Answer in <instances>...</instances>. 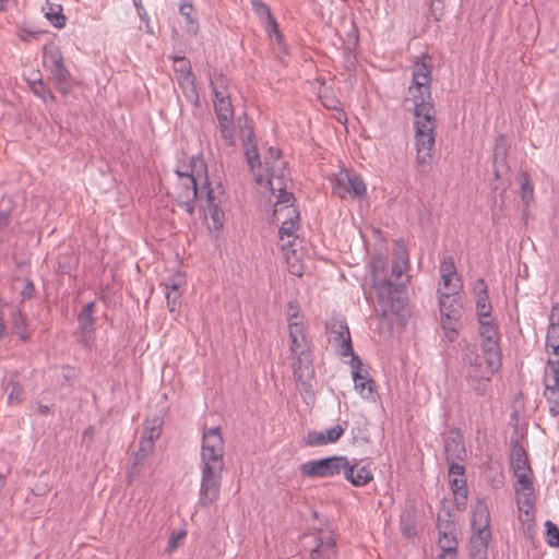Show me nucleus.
<instances>
[{"mask_svg":"<svg viewBox=\"0 0 559 559\" xmlns=\"http://www.w3.org/2000/svg\"><path fill=\"white\" fill-rule=\"evenodd\" d=\"M169 195L189 215L194 213L198 205L204 212L205 219L211 218V229L219 230L223 227L225 213L221 207V198L210 188L201 159L192 158L189 165H182L176 170V182Z\"/></svg>","mask_w":559,"mask_h":559,"instance_id":"1","label":"nucleus"},{"mask_svg":"<svg viewBox=\"0 0 559 559\" xmlns=\"http://www.w3.org/2000/svg\"><path fill=\"white\" fill-rule=\"evenodd\" d=\"M412 85L408 87V99L415 110V146L418 165L429 166L436 142V109L431 102V64L425 60L416 61L412 72Z\"/></svg>","mask_w":559,"mask_h":559,"instance_id":"2","label":"nucleus"},{"mask_svg":"<svg viewBox=\"0 0 559 559\" xmlns=\"http://www.w3.org/2000/svg\"><path fill=\"white\" fill-rule=\"evenodd\" d=\"M372 287L377 293V300L382 316H403L407 300L402 288L405 287L409 270V254L402 241H395L393 248L392 276L396 283L393 284L385 277L383 261L378 258L371 262Z\"/></svg>","mask_w":559,"mask_h":559,"instance_id":"3","label":"nucleus"},{"mask_svg":"<svg viewBox=\"0 0 559 559\" xmlns=\"http://www.w3.org/2000/svg\"><path fill=\"white\" fill-rule=\"evenodd\" d=\"M225 444L219 428L205 429L202 435L200 452L201 483L199 503L203 507L213 504L219 497Z\"/></svg>","mask_w":559,"mask_h":559,"instance_id":"4","label":"nucleus"},{"mask_svg":"<svg viewBox=\"0 0 559 559\" xmlns=\"http://www.w3.org/2000/svg\"><path fill=\"white\" fill-rule=\"evenodd\" d=\"M245 154L251 171L255 176V181L260 186L267 187L273 194L287 191L289 183V174L286 169V163L281 157V152L275 147H270L264 156L265 174L260 173L262 167L260 155L255 145L251 144V135L243 139Z\"/></svg>","mask_w":559,"mask_h":559,"instance_id":"5","label":"nucleus"},{"mask_svg":"<svg viewBox=\"0 0 559 559\" xmlns=\"http://www.w3.org/2000/svg\"><path fill=\"white\" fill-rule=\"evenodd\" d=\"M276 202L274 205V217L277 222H281L278 230L280 246L286 255L287 263L290 264L289 272L294 275L301 276V265L290 261L289 252L293 253V258L297 261V252L293 249L295 241L297 240L296 231L299 228V211L294 205V194L289 191L276 192Z\"/></svg>","mask_w":559,"mask_h":559,"instance_id":"6","label":"nucleus"},{"mask_svg":"<svg viewBox=\"0 0 559 559\" xmlns=\"http://www.w3.org/2000/svg\"><path fill=\"white\" fill-rule=\"evenodd\" d=\"M293 373L296 385L305 391L310 388L309 379L313 374L310 346L306 337L304 322H294L288 326Z\"/></svg>","mask_w":559,"mask_h":559,"instance_id":"7","label":"nucleus"},{"mask_svg":"<svg viewBox=\"0 0 559 559\" xmlns=\"http://www.w3.org/2000/svg\"><path fill=\"white\" fill-rule=\"evenodd\" d=\"M500 359L501 355H496V359L490 354L480 357L474 346L465 345L463 360L467 365V380L477 394L487 393L490 377L499 369Z\"/></svg>","mask_w":559,"mask_h":559,"instance_id":"8","label":"nucleus"},{"mask_svg":"<svg viewBox=\"0 0 559 559\" xmlns=\"http://www.w3.org/2000/svg\"><path fill=\"white\" fill-rule=\"evenodd\" d=\"M491 538L490 513L485 500L478 499L473 509L471 558L487 559L488 543Z\"/></svg>","mask_w":559,"mask_h":559,"instance_id":"9","label":"nucleus"},{"mask_svg":"<svg viewBox=\"0 0 559 559\" xmlns=\"http://www.w3.org/2000/svg\"><path fill=\"white\" fill-rule=\"evenodd\" d=\"M440 321L444 331V335L449 342L456 341L459 336V325L462 318V302L460 295H441L438 296Z\"/></svg>","mask_w":559,"mask_h":559,"instance_id":"10","label":"nucleus"},{"mask_svg":"<svg viewBox=\"0 0 559 559\" xmlns=\"http://www.w3.org/2000/svg\"><path fill=\"white\" fill-rule=\"evenodd\" d=\"M544 392L548 412L559 416V358L547 360L543 376Z\"/></svg>","mask_w":559,"mask_h":559,"instance_id":"11","label":"nucleus"},{"mask_svg":"<svg viewBox=\"0 0 559 559\" xmlns=\"http://www.w3.org/2000/svg\"><path fill=\"white\" fill-rule=\"evenodd\" d=\"M346 465L347 457L331 456L306 462L301 464L300 472L305 477L324 478L341 474Z\"/></svg>","mask_w":559,"mask_h":559,"instance_id":"12","label":"nucleus"},{"mask_svg":"<svg viewBox=\"0 0 559 559\" xmlns=\"http://www.w3.org/2000/svg\"><path fill=\"white\" fill-rule=\"evenodd\" d=\"M332 192L343 200H354L365 195L366 185L359 176L341 169L332 181Z\"/></svg>","mask_w":559,"mask_h":559,"instance_id":"13","label":"nucleus"},{"mask_svg":"<svg viewBox=\"0 0 559 559\" xmlns=\"http://www.w3.org/2000/svg\"><path fill=\"white\" fill-rule=\"evenodd\" d=\"M214 109L218 120L221 135L226 144L231 146L236 142L234 127V108L230 97L214 98Z\"/></svg>","mask_w":559,"mask_h":559,"instance_id":"14","label":"nucleus"},{"mask_svg":"<svg viewBox=\"0 0 559 559\" xmlns=\"http://www.w3.org/2000/svg\"><path fill=\"white\" fill-rule=\"evenodd\" d=\"M439 271L441 274V284L438 288V296L460 295L462 289V280L457 274L456 266L452 257H444L440 262Z\"/></svg>","mask_w":559,"mask_h":559,"instance_id":"15","label":"nucleus"},{"mask_svg":"<svg viewBox=\"0 0 559 559\" xmlns=\"http://www.w3.org/2000/svg\"><path fill=\"white\" fill-rule=\"evenodd\" d=\"M518 485L515 487L516 500L519 509L524 511L525 514H530L534 507V486L532 481V469L521 471L514 473Z\"/></svg>","mask_w":559,"mask_h":559,"instance_id":"16","label":"nucleus"},{"mask_svg":"<svg viewBox=\"0 0 559 559\" xmlns=\"http://www.w3.org/2000/svg\"><path fill=\"white\" fill-rule=\"evenodd\" d=\"M329 341L335 344L338 355L347 357L355 355L352 346L350 333L345 321H333L328 325Z\"/></svg>","mask_w":559,"mask_h":559,"instance_id":"17","label":"nucleus"},{"mask_svg":"<svg viewBox=\"0 0 559 559\" xmlns=\"http://www.w3.org/2000/svg\"><path fill=\"white\" fill-rule=\"evenodd\" d=\"M479 321V335L481 337L483 354H490L496 359V355H501L499 346V332L497 325L489 318Z\"/></svg>","mask_w":559,"mask_h":559,"instance_id":"18","label":"nucleus"},{"mask_svg":"<svg viewBox=\"0 0 559 559\" xmlns=\"http://www.w3.org/2000/svg\"><path fill=\"white\" fill-rule=\"evenodd\" d=\"M160 423L159 419H155L150 423H146L144 426V430L139 443V451L135 454V464L142 463L145 457L153 451L154 442L160 436Z\"/></svg>","mask_w":559,"mask_h":559,"instance_id":"19","label":"nucleus"},{"mask_svg":"<svg viewBox=\"0 0 559 559\" xmlns=\"http://www.w3.org/2000/svg\"><path fill=\"white\" fill-rule=\"evenodd\" d=\"M361 366L362 362L360 358L356 355H353L350 359V367L353 369L352 373L355 389L362 399L371 400L373 399L374 382L368 377L367 372L365 374L361 372Z\"/></svg>","mask_w":559,"mask_h":559,"instance_id":"20","label":"nucleus"},{"mask_svg":"<svg viewBox=\"0 0 559 559\" xmlns=\"http://www.w3.org/2000/svg\"><path fill=\"white\" fill-rule=\"evenodd\" d=\"M465 467L459 463H450L449 465V478L450 486L455 499L462 500V503L465 504L467 499V487L466 479L464 478Z\"/></svg>","mask_w":559,"mask_h":559,"instance_id":"21","label":"nucleus"},{"mask_svg":"<svg viewBox=\"0 0 559 559\" xmlns=\"http://www.w3.org/2000/svg\"><path fill=\"white\" fill-rule=\"evenodd\" d=\"M178 61L181 62V66L176 71L180 73L179 84L185 90L186 98L194 106H199L200 98L194 85V76L191 73V67L185 61V59H178Z\"/></svg>","mask_w":559,"mask_h":559,"instance_id":"22","label":"nucleus"},{"mask_svg":"<svg viewBox=\"0 0 559 559\" xmlns=\"http://www.w3.org/2000/svg\"><path fill=\"white\" fill-rule=\"evenodd\" d=\"M250 2L254 14L260 19L261 23L265 26L269 36H276L277 39H281L278 26L271 13L270 7L263 0H251Z\"/></svg>","mask_w":559,"mask_h":559,"instance_id":"23","label":"nucleus"},{"mask_svg":"<svg viewBox=\"0 0 559 559\" xmlns=\"http://www.w3.org/2000/svg\"><path fill=\"white\" fill-rule=\"evenodd\" d=\"M546 349L548 359L559 358V311L557 308L552 310L550 323L546 336Z\"/></svg>","mask_w":559,"mask_h":559,"instance_id":"24","label":"nucleus"},{"mask_svg":"<svg viewBox=\"0 0 559 559\" xmlns=\"http://www.w3.org/2000/svg\"><path fill=\"white\" fill-rule=\"evenodd\" d=\"M344 427L335 425L324 431H309L307 435V443L312 447L326 445L334 443L344 435Z\"/></svg>","mask_w":559,"mask_h":559,"instance_id":"25","label":"nucleus"},{"mask_svg":"<svg viewBox=\"0 0 559 559\" xmlns=\"http://www.w3.org/2000/svg\"><path fill=\"white\" fill-rule=\"evenodd\" d=\"M343 473L345 478L356 487H362L373 478L369 468L358 464H350L348 461L346 467L343 468Z\"/></svg>","mask_w":559,"mask_h":559,"instance_id":"26","label":"nucleus"},{"mask_svg":"<svg viewBox=\"0 0 559 559\" xmlns=\"http://www.w3.org/2000/svg\"><path fill=\"white\" fill-rule=\"evenodd\" d=\"M95 307H96V302L91 301L84 306V308L81 310V312L78 316L79 328L81 330V333L86 337H91L93 330H94Z\"/></svg>","mask_w":559,"mask_h":559,"instance_id":"27","label":"nucleus"},{"mask_svg":"<svg viewBox=\"0 0 559 559\" xmlns=\"http://www.w3.org/2000/svg\"><path fill=\"white\" fill-rule=\"evenodd\" d=\"M335 554V539L331 534L318 538V544L311 550V559H331Z\"/></svg>","mask_w":559,"mask_h":559,"instance_id":"28","label":"nucleus"},{"mask_svg":"<svg viewBox=\"0 0 559 559\" xmlns=\"http://www.w3.org/2000/svg\"><path fill=\"white\" fill-rule=\"evenodd\" d=\"M400 527L405 537H413L417 534L416 510L413 506L406 507L402 511Z\"/></svg>","mask_w":559,"mask_h":559,"instance_id":"29","label":"nucleus"},{"mask_svg":"<svg viewBox=\"0 0 559 559\" xmlns=\"http://www.w3.org/2000/svg\"><path fill=\"white\" fill-rule=\"evenodd\" d=\"M46 19L57 28H62L66 25V16L62 14V7L46 2L43 7Z\"/></svg>","mask_w":559,"mask_h":559,"instance_id":"30","label":"nucleus"},{"mask_svg":"<svg viewBox=\"0 0 559 559\" xmlns=\"http://www.w3.org/2000/svg\"><path fill=\"white\" fill-rule=\"evenodd\" d=\"M484 477L488 484L495 488H499L503 484L502 467L498 462H489L485 466Z\"/></svg>","mask_w":559,"mask_h":559,"instance_id":"31","label":"nucleus"},{"mask_svg":"<svg viewBox=\"0 0 559 559\" xmlns=\"http://www.w3.org/2000/svg\"><path fill=\"white\" fill-rule=\"evenodd\" d=\"M53 80L56 81L57 88L63 93L68 94L71 88L70 73L67 68L63 66L50 70Z\"/></svg>","mask_w":559,"mask_h":559,"instance_id":"32","label":"nucleus"},{"mask_svg":"<svg viewBox=\"0 0 559 559\" xmlns=\"http://www.w3.org/2000/svg\"><path fill=\"white\" fill-rule=\"evenodd\" d=\"M210 85L214 95V98L230 97L227 86V79L222 74H211Z\"/></svg>","mask_w":559,"mask_h":559,"instance_id":"33","label":"nucleus"},{"mask_svg":"<svg viewBox=\"0 0 559 559\" xmlns=\"http://www.w3.org/2000/svg\"><path fill=\"white\" fill-rule=\"evenodd\" d=\"M438 547L440 549V554L457 555V538L455 535H439L438 538Z\"/></svg>","mask_w":559,"mask_h":559,"instance_id":"34","label":"nucleus"},{"mask_svg":"<svg viewBox=\"0 0 559 559\" xmlns=\"http://www.w3.org/2000/svg\"><path fill=\"white\" fill-rule=\"evenodd\" d=\"M63 57L57 48H46L44 51V66L50 71L63 66Z\"/></svg>","mask_w":559,"mask_h":559,"instance_id":"35","label":"nucleus"},{"mask_svg":"<svg viewBox=\"0 0 559 559\" xmlns=\"http://www.w3.org/2000/svg\"><path fill=\"white\" fill-rule=\"evenodd\" d=\"M511 464L514 473L531 468L527 463L526 454L522 448L513 449L511 454Z\"/></svg>","mask_w":559,"mask_h":559,"instance_id":"36","label":"nucleus"},{"mask_svg":"<svg viewBox=\"0 0 559 559\" xmlns=\"http://www.w3.org/2000/svg\"><path fill=\"white\" fill-rule=\"evenodd\" d=\"M438 532L439 535H455L456 534V527L454 520L452 519L451 514L449 512L442 514H439L438 516Z\"/></svg>","mask_w":559,"mask_h":559,"instance_id":"37","label":"nucleus"},{"mask_svg":"<svg viewBox=\"0 0 559 559\" xmlns=\"http://www.w3.org/2000/svg\"><path fill=\"white\" fill-rule=\"evenodd\" d=\"M186 284V274L180 270H176L173 274L164 280V285L167 289H183Z\"/></svg>","mask_w":559,"mask_h":559,"instance_id":"38","label":"nucleus"},{"mask_svg":"<svg viewBox=\"0 0 559 559\" xmlns=\"http://www.w3.org/2000/svg\"><path fill=\"white\" fill-rule=\"evenodd\" d=\"M476 311L478 320H487L490 318L491 305L488 294H483L476 297Z\"/></svg>","mask_w":559,"mask_h":559,"instance_id":"39","label":"nucleus"},{"mask_svg":"<svg viewBox=\"0 0 559 559\" xmlns=\"http://www.w3.org/2000/svg\"><path fill=\"white\" fill-rule=\"evenodd\" d=\"M12 324L14 332L23 340L27 341L29 335L26 331L25 318L21 311H14L12 313Z\"/></svg>","mask_w":559,"mask_h":559,"instance_id":"40","label":"nucleus"},{"mask_svg":"<svg viewBox=\"0 0 559 559\" xmlns=\"http://www.w3.org/2000/svg\"><path fill=\"white\" fill-rule=\"evenodd\" d=\"M5 391L8 393V400L11 404H20L23 401V389L22 386L15 382V381H9Z\"/></svg>","mask_w":559,"mask_h":559,"instance_id":"41","label":"nucleus"},{"mask_svg":"<svg viewBox=\"0 0 559 559\" xmlns=\"http://www.w3.org/2000/svg\"><path fill=\"white\" fill-rule=\"evenodd\" d=\"M31 87H32L33 93L36 96H38L39 98H41L43 100L47 102L48 99H50V100L55 99V96L50 92V90L45 87V85L41 81V78L34 79L31 82Z\"/></svg>","mask_w":559,"mask_h":559,"instance_id":"42","label":"nucleus"},{"mask_svg":"<svg viewBox=\"0 0 559 559\" xmlns=\"http://www.w3.org/2000/svg\"><path fill=\"white\" fill-rule=\"evenodd\" d=\"M546 542L551 547H559V528L551 521L545 522Z\"/></svg>","mask_w":559,"mask_h":559,"instance_id":"43","label":"nucleus"},{"mask_svg":"<svg viewBox=\"0 0 559 559\" xmlns=\"http://www.w3.org/2000/svg\"><path fill=\"white\" fill-rule=\"evenodd\" d=\"M186 535L187 532L185 530L173 532L169 536L165 551L167 554H173L179 546L182 545Z\"/></svg>","mask_w":559,"mask_h":559,"instance_id":"44","label":"nucleus"},{"mask_svg":"<svg viewBox=\"0 0 559 559\" xmlns=\"http://www.w3.org/2000/svg\"><path fill=\"white\" fill-rule=\"evenodd\" d=\"M182 289H168L166 293L167 306L170 312H174L180 305Z\"/></svg>","mask_w":559,"mask_h":559,"instance_id":"45","label":"nucleus"},{"mask_svg":"<svg viewBox=\"0 0 559 559\" xmlns=\"http://www.w3.org/2000/svg\"><path fill=\"white\" fill-rule=\"evenodd\" d=\"M533 192L534 188L527 177H523L521 182V197L522 200L528 204L530 201L533 199Z\"/></svg>","mask_w":559,"mask_h":559,"instance_id":"46","label":"nucleus"},{"mask_svg":"<svg viewBox=\"0 0 559 559\" xmlns=\"http://www.w3.org/2000/svg\"><path fill=\"white\" fill-rule=\"evenodd\" d=\"M287 317H288V325L294 322H302L301 317L299 316V308L297 304L290 301L287 305Z\"/></svg>","mask_w":559,"mask_h":559,"instance_id":"47","label":"nucleus"},{"mask_svg":"<svg viewBox=\"0 0 559 559\" xmlns=\"http://www.w3.org/2000/svg\"><path fill=\"white\" fill-rule=\"evenodd\" d=\"M452 448H453V451L455 452V456L457 459H462V455L465 454V449H464L462 442L453 440L451 443L448 442L445 444V452L448 454V456H447L448 461L450 460V451Z\"/></svg>","mask_w":559,"mask_h":559,"instance_id":"48","label":"nucleus"},{"mask_svg":"<svg viewBox=\"0 0 559 559\" xmlns=\"http://www.w3.org/2000/svg\"><path fill=\"white\" fill-rule=\"evenodd\" d=\"M22 283H23V289L21 290L22 299L32 298L34 290H35L33 283L28 280H23Z\"/></svg>","mask_w":559,"mask_h":559,"instance_id":"49","label":"nucleus"},{"mask_svg":"<svg viewBox=\"0 0 559 559\" xmlns=\"http://www.w3.org/2000/svg\"><path fill=\"white\" fill-rule=\"evenodd\" d=\"M474 292H475L476 297L481 296L483 294H488L487 285L483 278L477 280L475 287H474Z\"/></svg>","mask_w":559,"mask_h":559,"instance_id":"50","label":"nucleus"},{"mask_svg":"<svg viewBox=\"0 0 559 559\" xmlns=\"http://www.w3.org/2000/svg\"><path fill=\"white\" fill-rule=\"evenodd\" d=\"M180 13L187 17L188 21L191 20V14H192V11H193V7L191 4H182L180 5Z\"/></svg>","mask_w":559,"mask_h":559,"instance_id":"51","label":"nucleus"},{"mask_svg":"<svg viewBox=\"0 0 559 559\" xmlns=\"http://www.w3.org/2000/svg\"><path fill=\"white\" fill-rule=\"evenodd\" d=\"M10 222V213L9 212H0V229L7 227Z\"/></svg>","mask_w":559,"mask_h":559,"instance_id":"52","label":"nucleus"},{"mask_svg":"<svg viewBox=\"0 0 559 559\" xmlns=\"http://www.w3.org/2000/svg\"><path fill=\"white\" fill-rule=\"evenodd\" d=\"M322 104L326 107V108H330V109H336L337 108V105H338V102L334 98H328L325 100H322Z\"/></svg>","mask_w":559,"mask_h":559,"instance_id":"53","label":"nucleus"},{"mask_svg":"<svg viewBox=\"0 0 559 559\" xmlns=\"http://www.w3.org/2000/svg\"><path fill=\"white\" fill-rule=\"evenodd\" d=\"M38 412L41 415H47L50 412V407L47 406V405H39L38 406Z\"/></svg>","mask_w":559,"mask_h":559,"instance_id":"54","label":"nucleus"},{"mask_svg":"<svg viewBox=\"0 0 559 559\" xmlns=\"http://www.w3.org/2000/svg\"><path fill=\"white\" fill-rule=\"evenodd\" d=\"M438 559H457V555H451V558H450V556H448V554H439Z\"/></svg>","mask_w":559,"mask_h":559,"instance_id":"55","label":"nucleus"},{"mask_svg":"<svg viewBox=\"0 0 559 559\" xmlns=\"http://www.w3.org/2000/svg\"><path fill=\"white\" fill-rule=\"evenodd\" d=\"M500 154H501V155H504L506 153H504V151H503V150H500V144H499V143H497V145H496V153H495L496 158H497Z\"/></svg>","mask_w":559,"mask_h":559,"instance_id":"56","label":"nucleus"},{"mask_svg":"<svg viewBox=\"0 0 559 559\" xmlns=\"http://www.w3.org/2000/svg\"><path fill=\"white\" fill-rule=\"evenodd\" d=\"M5 484V475L0 473V490L3 488Z\"/></svg>","mask_w":559,"mask_h":559,"instance_id":"57","label":"nucleus"},{"mask_svg":"<svg viewBox=\"0 0 559 559\" xmlns=\"http://www.w3.org/2000/svg\"><path fill=\"white\" fill-rule=\"evenodd\" d=\"M7 1L8 0H0V11H2L4 9Z\"/></svg>","mask_w":559,"mask_h":559,"instance_id":"58","label":"nucleus"},{"mask_svg":"<svg viewBox=\"0 0 559 559\" xmlns=\"http://www.w3.org/2000/svg\"><path fill=\"white\" fill-rule=\"evenodd\" d=\"M498 141H499V142L504 141V136H503V135H500Z\"/></svg>","mask_w":559,"mask_h":559,"instance_id":"59","label":"nucleus"},{"mask_svg":"<svg viewBox=\"0 0 559 559\" xmlns=\"http://www.w3.org/2000/svg\"><path fill=\"white\" fill-rule=\"evenodd\" d=\"M435 2H440V0H432V4H433Z\"/></svg>","mask_w":559,"mask_h":559,"instance_id":"60","label":"nucleus"}]
</instances>
